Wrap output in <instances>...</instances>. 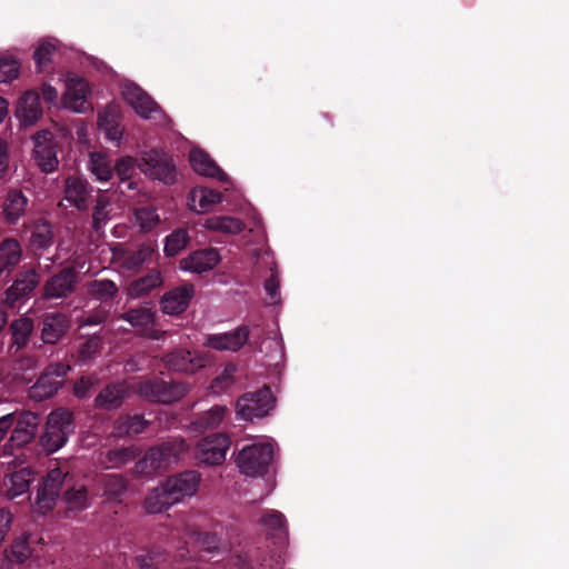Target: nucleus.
I'll return each mask as SVG.
<instances>
[{
	"label": "nucleus",
	"instance_id": "obj_1",
	"mask_svg": "<svg viewBox=\"0 0 569 569\" xmlns=\"http://www.w3.org/2000/svg\"><path fill=\"white\" fill-rule=\"evenodd\" d=\"M274 447V441L267 437H259L244 446L236 458L240 472L248 477L263 476L273 459Z\"/></svg>",
	"mask_w": 569,
	"mask_h": 569
},
{
	"label": "nucleus",
	"instance_id": "obj_27",
	"mask_svg": "<svg viewBox=\"0 0 569 569\" xmlns=\"http://www.w3.org/2000/svg\"><path fill=\"white\" fill-rule=\"evenodd\" d=\"M38 282L39 277L36 273V271L30 270L22 273L14 281V283L7 290L6 302L9 306H14L17 301L29 295L34 289Z\"/></svg>",
	"mask_w": 569,
	"mask_h": 569
},
{
	"label": "nucleus",
	"instance_id": "obj_15",
	"mask_svg": "<svg viewBox=\"0 0 569 569\" xmlns=\"http://www.w3.org/2000/svg\"><path fill=\"white\" fill-rule=\"evenodd\" d=\"M156 252V244L143 243L136 250L117 248L113 251V260L124 271L136 272L142 264L150 262Z\"/></svg>",
	"mask_w": 569,
	"mask_h": 569
},
{
	"label": "nucleus",
	"instance_id": "obj_10",
	"mask_svg": "<svg viewBox=\"0 0 569 569\" xmlns=\"http://www.w3.org/2000/svg\"><path fill=\"white\" fill-rule=\"evenodd\" d=\"M66 476L67 472L62 471L58 467L51 469L47 473L37 493V498L33 506L36 512L46 513L53 509L59 497L61 485Z\"/></svg>",
	"mask_w": 569,
	"mask_h": 569
},
{
	"label": "nucleus",
	"instance_id": "obj_51",
	"mask_svg": "<svg viewBox=\"0 0 569 569\" xmlns=\"http://www.w3.org/2000/svg\"><path fill=\"white\" fill-rule=\"evenodd\" d=\"M162 559L163 557L159 551L146 550L136 556L134 563L137 569H158Z\"/></svg>",
	"mask_w": 569,
	"mask_h": 569
},
{
	"label": "nucleus",
	"instance_id": "obj_37",
	"mask_svg": "<svg viewBox=\"0 0 569 569\" xmlns=\"http://www.w3.org/2000/svg\"><path fill=\"white\" fill-rule=\"evenodd\" d=\"M21 258V248L17 240L7 239L0 243V274L12 269Z\"/></svg>",
	"mask_w": 569,
	"mask_h": 569
},
{
	"label": "nucleus",
	"instance_id": "obj_40",
	"mask_svg": "<svg viewBox=\"0 0 569 569\" xmlns=\"http://www.w3.org/2000/svg\"><path fill=\"white\" fill-rule=\"evenodd\" d=\"M161 283V276L159 271H151L146 277L133 281L128 288V296L130 298H139L150 290L154 289Z\"/></svg>",
	"mask_w": 569,
	"mask_h": 569
},
{
	"label": "nucleus",
	"instance_id": "obj_30",
	"mask_svg": "<svg viewBox=\"0 0 569 569\" xmlns=\"http://www.w3.org/2000/svg\"><path fill=\"white\" fill-rule=\"evenodd\" d=\"M128 391L126 383L108 386L97 396L96 405L106 410L117 409L128 396Z\"/></svg>",
	"mask_w": 569,
	"mask_h": 569
},
{
	"label": "nucleus",
	"instance_id": "obj_7",
	"mask_svg": "<svg viewBox=\"0 0 569 569\" xmlns=\"http://www.w3.org/2000/svg\"><path fill=\"white\" fill-rule=\"evenodd\" d=\"M89 94L88 82L74 73H69L64 78V90L60 99L61 108L83 113L89 109Z\"/></svg>",
	"mask_w": 569,
	"mask_h": 569
},
{
	"label": "nucleus",
	"instance_id": "obj_62",
	"mask_svg": "<svg viewBox=\"0 0 569 569\" xmlns=\"http://www.w3.org/2000/svg\"><path fill=\"white\" fill-rule=\"evenodd\" d=\"M231 566L234 569H252V563L246 553H239L231 558Z\"/></svg>",
	"mask_w": 569,
	"mask_h": 569
},
{
	"label": "nucleus",
	"instance_id": "obj_29",
	"mask_svg": "<svg viewBox=\"0 0 569 569\" xmlns=\"http://www.w3.org/2000/svg\"><path fill=\"white\" fill-rule=\"evenodd\" d=\"M208 553L222 556L230 551L228 542L222 541L216 533L207 531H188L187 533Z\"/></svg>",
	"mask_w": 569,
	"mask_h": 569
},
{
	"label": "nucleus",
	"instance_id": "obj_44",
	"mask_svg": "<svg viewBox=\"0 0 569 569\" xmlns=\"http://www.w3.org/2000/svg\"><path fill=\"white\" fill-rule=\"evenodd\" d=\"M160 222V216L154 208L143 207L134 211V224L143 232L153 230Z\"/></svg>",
	"mask_w": 569,
	"mask_h": 569
},
{
	"label": "nucleus",
	"instance_id": "obj_64",
	"mask_svg": "<svg viewBox=\"0 0 569 569\" xmlns=\"http://www.w3.org/2000/svg\"><path fill=\"white\" fill-rule=\"evenodd\" d=\"M8 113V102L6 99L0 97V123L3 121Z\"/></svg>",
	"mask_w": 569,
	"mask_h": 569
},
{
	"label": "nucleus",
	"instance_id": "obj_48",
	"mask_svg": "<svg viewBox=\"0 0 569 569\" xmlns=\"http://www.w3.org/2000/svg\"><path fill=\"white\" fill-rule=\"evenodd\" d=\"M32 329H33V323H32L31 319L21 318L19 320H16L11 325L13 343L18 348H21L22 346H24Z\"/></svg>",
	"mask_w": 569,
	"mask_h": 569
},
{
	"label": "nucleus",
	"instance_id": "obj_42",
	"mask_svg": "<svg viewBox=\"0 0 569 569\" xmlns=\"http://www.w3.org/2000/svg\"><path fill=\"white\" fill-rule=\"evenodd\" d=\"M190 241L189 232L184 228H179L166 237L164 253L168 257L177 256L183 250Z\"/></svg>",
	"mask_w": 569,
	"mask_h": 569
},
{
	"label": "nucleus",
	"instance_id": "obj_28",
	"mask_svg": "<svg viewBox=\"0 0 569 569\" xmlns=\"http://www.w3.org/2000/svg\"><path fill=\"white\" fill-rule=\"evenodd\" d=\"M33 480V473L30 468H22L12 472L4 480L7 497L13 499L26 493Z\"/></svg>",
	"mask_w": 569,
	"mask_h": 569
},
{
	"label": "nucleus",
	"instance_id": "obj_56",
	"mask_svg": "<svg viewBox=\"0 0 569 569\" xmlns=\"http://www.w3.org/2000/svg\"><path fill=\"white\" fill-rule=\"evenodd\" d=\"M31 548L27 538L17 539L11 547V557L17 562H24L31 556Z\"/></svg>",
	"mask_w": 569,
	"mask_h": 569
},
{
	"label": "nucleus",
	"instance_id": "obj_22",
	"mask_svg": "<svg viewBox=\"0 0 569 569\" xmlns=\"http://www.w3.org/2000/svg\"><path fill=\"white\" fill-rule=\"evenodd\" d=\"M221 201L222 193L206 187H196L188 194L187 206L190 211L201 214L211 211Z\"/></svg>",
	"mask_w": 569,
	"mask_h": 569
},
{
	"label": "nucleus",
	"instance_id": "obj_23",
	"mask_svg": "<svg viewBox=\"0 0 569 569\" xmlns=\"http://www.w3.org/2000/svg\"><path fill=\"white\" fill-rule=\"evenodd\" d=\"M120 113V106L110 103L99 112L98 117L99 128L104 132L106 138L117 144L123 134V129L119 126Z\"/></svg>",
	"mask_w": 569,
	"mask_h": 569
},
{
	"label": "nucleus",
	"instance_id": "obj_33",
	"mask_svg": "<svg viewBox=\"0 0 569 569\" xmlns=\"http://www.w3.org/2000/svg\"><path fill=\"white\" fill-rule=\"evenodd\" d=\"M203 227L224 234H237L243 230L244 224L237 218L217 216L206 219Z\"/></svg>",
	"mask_w": 569,
	"mask_h": 569
},
{
	"label": "nucleus",
	"instance_id": "obj_41",
	"mask_svg": "<svg viewBox=\"0 0 569 569\" xmlns=\"http://www.w3.org/2000/svg\"><path fill=\"white\" fill-rule=\"evenodd\" d=\"M57 49L58 40L56 39L47 38L39 42L33 54L39 72H42L48 67Z\"/></svg>",
	"mask_w": 569,
	"mask_h": 569
},
{
	"label": "nucleus",
	"instance_id": "obj_52",
	"mask_svg": "<svg viewBox=\"0 0 569 569\" xmlns=\"http://www.w3.org/2000/svg\"><path fill=\"white\" fill-rule=\"evenodd\" d=\"M237 368L234 365H228L223 371L213 380L211 388L213 392H222L227 390L232 383Z\"/></svg>",
	"mask_w": 569,
	"mask_h": 569
},
{
	"label": "nucleus",
	"instance_id": "obj_6",
	"mask_svg": "<svg viewBox=\"0 0 569 569\" xmlns=\"http://www.w3.org/2000/svg\"><path fill=\"white\" fill-rule=\"evenodd\" d=\"M274 406V399L269 388H262L257 392L243 395L237 401V415L239 418L252 421L254 418L267 416Z\"/></svg>",
	"mask_w": 569,
	"mask_h": 569
},
{
	"label": "nucleus",
	"instance_id": "obj_31",
	"mask_svg": "<svg viewBox=\"0 0 569 569\" xmlns=\"http://www.w3.org/2000/svg\"><path fill=\"white\" fill-rule=\"evenodd\" d=\"M87 168L100 182L109 181L113 174L112 161L102 152H90Z\"/></svg>",
	"mask_w": 569,
	"mask_h": 569
},
{
	"label": "nucleus",
	"instance_id": "obj_26",
	"mask_svg": "<svg viewBox=\"0 0 569 569\" xmlns=\"http://www.w3.org/2000/svg\"><path fill=\"white\" fill-rule=\"evenodd\" d=\"M76 274L67 269L53 276L44 286V296L47 298H63L68 296L74 287Z\"/></svg>",
	"mask_w": 569,
	"mask_h": 569
},
{
	"label": "nucleus",
	"instance_id": "obj_39",
	"mask_svg": "<svg viewBox=\"0 0 569 569\" xmlns=\"http://www.w3.org/2000/svg\"><path fill=\"white\" fill-rule=\"evenodd\" d=\"M172 505L174 501L169 499V493L163 485L153 489L144 500V508L149 513L161 512Z\"/></svg>",
	"mask_w": 569,
	"mask_h": 569
},
{
	"label": "nucleus",
	"instance_id": "obj_58",
	"mask_svg": "<svg viewBox=\"0 0 569 569\" xmlns=\"http://www.w3.org/2000/svg\"><path fill=\"white\" fill-rule=\"evenodd\" d=\"M99 347H100V340L96 337L90 338L89 340H87L84 342V345L82 346V348L79 352L80 359L83 361L88 360L91 357V355H93L98 351Z\"/></svg>",
	"mask_w": 569,
	"mask_h": 569
},
{
	"label": "nucleus",
	"instance_id": "obj_13",
	"mask_svg": "<svg viewBox=\"0 0 569 569\" xmlns=\"http://www.w3.org/2000/svg\"><path fill=\"white\" fill-rule=\"evenodd\" d=\"M33 158L38 167L43 172H52L58 166L56 144L52 133L48 130H41L33 136Z\"/></svg>",
	"mask_w": 569,
	"mask_h": 569
},
{
	"label": "nucleus",
	"instance_id": "obj_25",
	"mask_svg": "<svg viewBox=\"0 0 569 569\" xmlns=\"http://www.w3.org/2000/svg\"><path fill=\"white\" fill-rule=\"evenodd\" d=\"M89 194L90 190L87 180L78 177H71L66 180L64 200L70 202L77 209H87Z\"/></svg>",
	"mask_w": 569,
	"mask_h": 569
},
{
	"label": "nucleus",
	"instance_id": "obj_35",
	"mask_svg": "<svg viewBox=\"0 0 569 569\" xmlns=\"http://www.w3.org/2000/svg\"><path fill=\"white\" fill-rule=\"evenodd\" d=\"M138 164L139 160L137 161L134 158L129 156L122 157L114 164L113 169L120 179L121 192H126V190H134L138 188V183L130 180Z\"/></svg>",
	"mask_w": 569,
	"mask_h": 569
},
{
	"label": "nucleus",
	"instance_id": "obj_46",
	"mask_svg": "<svg viewBox=\"0 0 569 569\" xmlns=\"http://www.w3.org/2000/svg\"><path fill=\"white\" fill-rule=\"evenodd\" d=\"M20 73V62L12 56L0 54V84L16 80Z\"/></svg>",
	"mask_w": 569,
	"mask_h": 569
},
{
	"label": "nucleus",
	"instance_id": "obj_43",
	"mask_svg": "<svg viewBox=\"0 0 569 569\" xmlns=\"http://www.w3.org/2000/svg\"><path fill=\"white\" fill-rule=\"evenodd\" d=\"M103 496L110 501L120 500L127 489L124 480L118 475H106L101 478Z\"/></svg>",
	"mask_w": 569,
	"mask_h": 569
},
{
	"label": "nucleus",
	"instance_id": "obj_54",
	"mask_svg": "<svg viewBox=\"0 0 569 569\" xmlns=\"http://www.w3.org/2000/svg\"><path fill=\"white\" fill-rule=\"evenodd\" d=\"M279 288L280 281L278 279V274L273 269H271V276L264 282V290L268 296V305H277L280 302Z\"/></svg>",
	"mask_w": 569,
	"mask_h": 569
},
{
	"label": "nucleus",
	"instance_id": "obj_47",
	"mask_svg": "<svg viewBox=\"0 0 569 569\" xmlns=\"http://www.w3.org/2000/svg\"><path fill=\"white\" fill-rule=\"evenodd\" d=\"M52 243V230L47 222H38L33 227L30 244L33 249H47Z\"/></svg>",
	"mask_w": 569,
	"mask_h": 569
},
{
	"label": "nucleus",
	"instance_id": "obj_9",
	"mask_svg": "<svg viewBox=\"0 0 569 569\" xmlns=\"http://www.w3.org/2000/svg\"><path fill=\"white\" fill-rule=\"evenodd\" d=\"M134 391L152 401L171 403L187 395L189 387L181 382L143 381L133 386Z\"/></svg>",
	"mask_w": 569,
	"mask_h": 569
},
{
	"label": "nucleus",
	"instance_id": "obj_53",
	"mask_svg": "<svg viewBox=\"0 0 569 569\" xmlns=\"http://www.w3.org/2000/svg\"><path fill=\"white\" fill-rule=\"evenodd\" d=\"M136 457V450L132 448H120L108 452V462L110 468H119Z\"/></svg>",
	"mask_w": 569,
	"mask_h": 569
},
{
	"label": "nucleus",
	"instance_id": "obj_59",
	"mask_svg": "<svg viewBox=\"0 0 569 569\" xmlns=\"http://www.w3.org/2000/svg\"><path fill=\"white\" fill-rule=\"evenodd\" d=\"M93 385L94 381L91 378L82 377L74 383L73 392L78 398H86Z\"/></svg>",
	"mask_w": 569,
	"mask_h": 569
},
{
	"label": "nucleus",
	"instance_id": "obj_36",
	"mask_svg": "<svg viewBox=\"0 0 569 569\" xmlns=\"http://www.w3.org/2000/svg\"><path fill=\"white\" fill-rule=\"evenodd\" d=\"M260 525L270 533L278 537L280 540L287 538V526L284 516L277 510H267L262 513Z\"/></svg>",
	"mask_w": 569,
	"mask_h": 569
},
{
	"label": "nucleus",
	"instance_id": "obj_63",
	"mask_svg": "<svg viewBox=\"0 0 569 569\" xmlns=\"http://www.w3.org/2000/svg\"><path fill=\"white\" fill-rule=\"evenodd\" d=\"M104 319H106V315H102V313H99L97 316H90V317H87L86 319H83L80 322V326L84 327V326L98 325V323H101Z\"/></svg>",
	"mask_w": 569,
	"mask_h": 569
},
{
	"label": "nucleus",
	"instance_id": "obj_18",
	"mask_svg": "<svg viewBox=\"0 0 569 569\" xmlns=\"http://www.w3.org/2000/svg\"><path fill=\"white\" fill-rule=\"evenodd\" d=\"M220 262L217 249L197 250L180 260V269L188 272L202 273L213 269Z\"/></svg>",
	"mask_w": 569,
	"mask_h": 569
},
{
	"label": "nucleus",
	"instance_id": "obj_21",
	"mask_svg": "<svg viewBox=\"0 0 569 569\" xmlns=\"http://www.w3.org/2000/svg\"><path fill=\"white\" fill-rule=\"evenodd\" d=\"M248 335V327H240L232 332L209 335L204 346L219 351H237L246 343Z\"/></svg>",
	"mask_w": 569,
	"mask_h": 569
},
{
	"label": "nucleus",
	"instance_id": "obj_61",
	"mask_svg": "<svg viewBox=\"0 0 569 569\" xmlns=\"http://www.w3.org/2000/svg\"><path fill=\"white\" fill-rule=\"evenodd\" d=\"M14 423V413H8L0 418V441L8 435Z\"/></svg>",
	"mask_w": 569,
	"mask_h": 569
},
{
	"label": "nucleus",
	"instance_id": "obj_55",
	"mask_svg": "<svg viewBox=\"0 0 569 569\" xmlns=\"http://www.w3.org/2000/svg\"><path fill=\"white\" fill-rule=\"evenodd\" d=\"M109 201L104 197H99L93 210V227L99 230L108 220Z\"/></svg>",
	"mask_w": 569,
	"mask_h": 569
},
{
	"label": "nucleus",
	"instance_id": "obj_24",
	"mask_svg": "<svg viewBox=\"0 0 569 569\" xmlns=\"http://www.w3.org/2000/svg\"><path fill=\"white\" fill-rule=\"evenodd\" d=\"M190 164L194 172L219 181H228V176L216 164L208 153L200 149H193L189 156Z\"/></svg>",
	"mask_w": 569,
	"mask_h": 569
},
{
	"label": "nucleus",
	"instance_id": "obj_14",
	"mask_svg": "<svg viewBox=\"0 0 569 569\" xmlns=\"http://www.w3.org/2000/svg\"><path fill=\"white\" fill-rule=\"evenodd\" d=\"M200 476L194 471H184L168 478L162 485L169 493V499L178 503L186 497H192L198 491Z\"/></svg>",
	"mask_w": 569,
	"mask_h": 569
},
{
	"label": "nucleus",
	"instance_id": "obj_57",
	"mask_svg": "<svg viewBox=\"0 0 569 569\" xmlns=\"http://www.w3.org/2000/svg\"><path fill=\"white\" fill-rule=\"evenodd\" d=\"M41 93L44 102L51 107L61 108L59 91L56 87L50 83H43L41 87Z\"/></svg>",
	"mask_w": 569,
	"mask_h": 569
},
{
	"label": "nucleus",
	"instance_id": "obj_60",
	"mask_svg": "<svg viewBox=\"0 0 569 569\" xmlns=\"http://www.w3.org/2000/svg\"><path fill=\"white\" fill-rule=\"evenodd\" d=\"M9 166L8 146L0 139V179L4 177Z\"/></svg>",
	"mask_w": 569,
	"mask_h": 569
},
{
	"label": "nucleus",
	"instance_id": "obj_5",
	"mask_svg": "<svg viewBox=\"0 0 569 569\" xmlns=\"http://www.w3.org/2000/svg\"><path fill=\"white\" fill-rule=\"evenodd\" d=\"M139 169L151 179L166 184L174 183L177 179L176 167L172 159L163 151L152 149L141 153Z\"/></svg>",
	"mask_w": 569,
	"mask_h": 569
},
{
	"label": "nucleus",
	"instance_id": "obj_17",
	"mask_svg": "<svg viewBox=\"0 0 569 569\" xmlns=\"http://www.w3.org/2000/svg\"><path fill=\"white\" fill-rule=\"evenodd\" d=\"M164 366L174 371L192 373L204 367L206 356L197 351L176 350L163 358Z\"/></svg>",
	"mask_w": 569,
	"mask_h": 569
},
{
	"label": "nucleus",
	"instance_id": "obj_16",
	"mask_svg": "<svg viewBox=\"0 0 569 569\" xmlns=\"http://www.w3.org/2000/svg\"><path fill=\"white\" fill-rule=\"evenodd\" d=\"M120 318L129 322L144 338L159 340L166 335V331L156 329L154 313L149 308L143 307L129 310Z\"/></svg>",
	"mask_w": 569,
	"mask_h": 569
},
{
	"label": "nucleus",
	"instance_id": "obj_20",
	"mask_svg": "<svg viewBox=\"0 0 569 569\" xmlns=\"http://www.w3.org/2000/svg\"><path fill=\"white\" fill-rule=\"evenodd\" d=\"M194 293L191 283H184L166 292L161 299V308L164 313L179 315L183 312Z\"/></svg>",
	"mask_w": 569,
	"mask_h": 569
},
{
	"label": "nucleus",
	"instance_id": "obj_2",
	"mask_svg": "<svg viewBox=\"0 0 569 569\" xmlns=\"http://www.w3.org/2000/svg\"><path fill=\"white\" fill-rule=\"evenodd\" d=\"M73 430L72 413L68 409L58 408L51 411L47 418L40 445L48 453H53L67 443Z\"/></svg>",
	"mask_w": 569,
	"mask_h": 569
},
{
	"label": "nucleus",
	"instance_id": "obj_34",
	"mask_svg": "<svg viewBox=\"0 0 569 569\" xmlns=\"http://www.w3.org/2000/svg\"><path fill=\"white\" fill-rule=\"evenodd\" d=\"M62 502L70 512H79L90 506L87 488L82 485H77L69 488L63 497Z\"/></svg>",
	"mask_w": 569,
	"mask_h": 569
},
{
	"label": "nucleus",
	"instance_id": "obj_19",
	"mask_svg": "<svg viewBox=\"0 0 569 569\" xmlns=\"http://www.w3.org/2000/svg\"><path fill=\"white\" fill-rule=\"evenodd\" d=\"M16 117L23 126H32L42 117L40 96L36 90H28L20 97Z\"/></svg>",
	"mask_w": 569,
	"mask_h": 569
},
{
	"label": "nucleus",
	"instance_id": "obj_38",
	"mask_svg": "<svg viewBox=\"0 0 569 569\" xmlns=\"http://www.w3.org/2000/svg\"><path fill=\"white\" fill-rule=\"evenodd\" d=\"M27 198L19 191H10L4 203V216L8 222L14 223L24 213Z\"/></svg>",
	"mask_w": 569,
	"mask_h": 569
},
{
	"label": "nucleus",
	"instance_id": "obj_12",
	"mask_svg": "<svg viewBox=\"0 0 569 569\" xmlns=\"http://www.w3.org/2000/svg\"><path fill=\"white\" fill-rule=\"evenodd\" d=\"M230 439L223 433H217L202 439L197 447V458L207 465H220L224 461Z\"/></svg>",
	"mask_w": 569,
	"mask_h": 569
},
{
	"label": "nucleus",
	"instance_id": "obj_32",
	"mask_svg": "<svg viewBox=\"0 0 569 569\" xmlns=\"http://www.w3.org/2000/svg\"><path fill=\"white\" fill-rule=\"evenodd\" d=\"M69 322L66 316L61 313L50 315L44 319L42 329V339L47 343H54L68 330Z\"/></svg>",
	"mask_w": 569,
	"mask_h": 569
},
{
	"label": "nucleus",
	"instance_id": "obj_50",
	"mask_svg": "<svg viewBox=\"0 0 569 569\" xmlns=\"http://www.w3.org/2000/svg\"><path fill=\"white\" fill-rule=\"evenodd\" d=\"M89 290L94 297L101 300L110 299L118 292L116 283L107 279L92 281Z\"/></svg>",
	"mask_w": 569,
	"mask_h": 569
},
{
	"label": "nucleus",
	"instance_id": "obj_8",
	"mask_svg": "<svg viewBox=\"0 0 569 569\" xmlns=\"http://www.w3.org/2000/svg\"><path fill=\"white\" fill-rule=\"evenodd\" d=\"M14 423L11 428L9 443L4 446V455H11V448H22L36 436L40 419L37 413L31 411L13 412Z\"/></svg>",
	"mask_w": 569,
	"mask_h": 569
},
{
	"label": "nucleus",
	"instance_id": "obj_4",
	"mask_svg": "<svg viewBox=\"0 0 569 569\" xmlns=\"http://www.w3.org/2000/svg\"><path fill=\"white\" fill-rule=\"evenodd\" d=\"M187 449L188 446L182 440L151 448L137 462L134 471L140 476H150L157 470L166 468L171 462L176 461Z\"/></svg>",
	"mask_w": 569,
	"mask_h": 569
},
{
	"label": "nucleus",
	"instance_id": "obj_45",
	"mask_svg": "<svg viewBox=\"0 0 569 569\" xmlns=\"http://www.w3.org/2000/svg\"><path fill=\"white\" fill-rule=\"evenodd\" d=\"M146 421L141 416H132L120 418L117 421L116 433L117 436H133L142 432L147 427Z\"/></svg>",
	"mask_w": 569,
	"mask_h": 569
},
{
	"label": "nucleus",
	"instance_id": "obj_49",
	"mask_svg": "<svg viewBox=\"0 0 569 569\" xmlns=\"http://www.w3.org/2000/svg\"><path fill=\"white\" fill-rule=\"evenodd\" d=\"M227 408L223 406H214L206 411L198 420L197 425L201 428H216L223 420Z\"/></svg>",
	"mask_w": 569,
	"mask_h": 569
},
{
	"label": "nucleus",
	"instance_id": "obj_3",
	"mask_svg": "<svg viewBox=\"0 0 569 569\" xmlns=\"http://www.w3.org/2000/svg\"><path fill=\"white\" fill-rule=\"evenodd\" d=\"M121 96L139 117L159 126L167 123L168 119L162 109L134 82L124 81L121 86Z\"/></svg>",
	"mask_w": 569,
	"mask_h": 569
},
{
	"label": "nucleus",
	"instance_id": "obj_11",
	"mask_svg": "<svg viewBox=\"0 0 569 569\" xmlns=\"http://www.w3.org/2000/svg\"><path fill=\"white\" fill-rule=\"evenodd\" d=\"M69 367L62 363L50 365L37 382L30 387L29 397L41 401L53 396L62 385L61 378L66 376Z\"/></svg>",
	"mask_w": 569,
	"mask_h": 569
}]
</instances>
